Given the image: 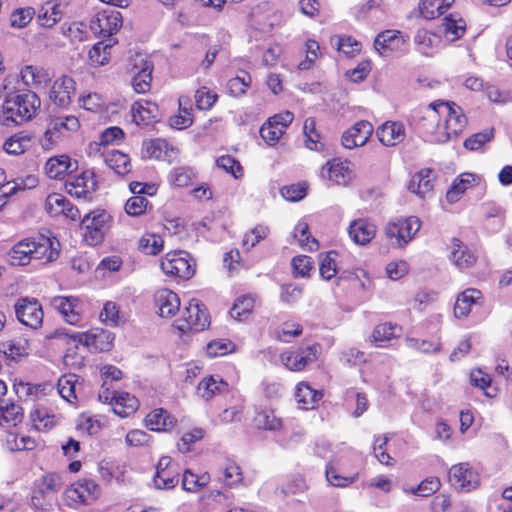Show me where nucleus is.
I'll list each match as a JSON object with an SVG mask.
<instances>
[{"instance_id": "obj_1", "label": "nucleus", "mask_w": 512, "mask_h": 512, "mask_svg": "<svg viewBox=\"0 0 512 512\" xmlns=\"http://www.w3.org/2000/svg\"><path fill=\"white\" fill-rule=\"evenodd\" d=\"M60 243L53 237L39 235L24 238L17 242L7 253V260L13 266H25L32 260L53 262L60 255Z\"/></svg>"}, {"instance_id": "obj_2", "label": "nucleus", "mask_w": 512, "mask_h": 512, "mask_svg": "<svg viewBox=\"0 0 512 512\" xmlns=\"http://www.w3.org/2000/svg\"><path fill=\"white\" fill-rule=\"evenodd\" d=\"M445 115V139L447 141L451 137H457L466 127L467 118L463 114L461 107L455 103H448L444 101H437L430 103L424 111V115L420 121L426 122L423 124L425 130L433 133L439 126L440 116Z\"/></svg>"}, {"instance_id": "obj_3", "label": "nucleus", "mask_w": 512, "mask_h": 512, "mask_svg": "<svg viewBox=\"0 0 512 512\" xmlns=\"http://www.w3.org/2000/svg\"><path fill=\"white\" fill-rule=\"evenodd\" d=\"M40 107V99L31 91L9 96L2 106V123L5 126L19 125L30 120Z\"/></svg>"}, {"instance_id": "obj_4", "label": "nucleus", "mask_w": 512, "mask_h": 512, "mask_svg": "<svg viewBox=\"0 0 512 512\" xmlns=\"http://www.w3.org/2000/svg\"><path fill=\"white\" fill-rule=\"evenodd\" d=\"M421 227V221L416 216L391 219L384 228L386 237L392 246L404 248L417 234Z\"/></svg>"}, {"instance_id": "obj_5", "label": "nucleus", "mask_w": 512, "mask_h": 512, "mask_svg": "<svg viewBox=\"0 0 512 512\" xmlns=\"http://www.w3.org/2000/svg\"><path fill=\"white\" fill-rule=\"evenodd\" d=\"M63 335L71 337L75 342L87 347L91 352L108 351L113 342L112 333L100 328H94L88 332L76 333L74 335H69L65 332V329H56L53 333L47 335L46 338L52 339Z\"/></svg>"}, {"instance_id": "obj_6", "label": "nucleus", "mask_w": 512, "mask_h": 512, "mask_svg": "<svg viewBox=\"0 0 512 512\" xmlns=\"http://www.w3.org/2000/svg\"><path fill=\"white\" fill-rule=\"evenodd\" d=\"M110 220L111 216L104 210H96L86 214L80 224L84 241L91 246L102 243L109 228Z\"/></svg>"}, {"instance_id": "obj_7", "label": "nucleus", "mask_w": 512, "mask_h": 512, "mask_svg": "<svg viewBox=\"0 0 512 512\" xmlns=\"http://www.w3.org/2000/svg\"><path fill=\"white\" fill-rule=\"evenodd\" d=\"M161 269L166 275L190 279L194 273V264L190 262V255L185 251L169 252L161 261Z\"/></svg>"}, {"instance_id": "obj_8", "label": "nucleus", "mask_w": 512, "mask_h": 512, "mask_svg": "<svg viewBox=\"0 0 512 512\" xmlns=\"http://www.w3.org/2000/svg\"><path fill=\"white\" fill-rule=\"evenodd\" d=\"M17 320L31 328L38 329L43 323L44 313L39 301L35 298H19L14 305Z\"/></svg>"}, {"instance_id": "obj_9", "label": "nucleus", "mask_w": 512, "mask_h": 512, "mask_svg": "<svg viewBox=\"0 0 512 512\" xmlns=\"http://www.w3.org/2000/svg\"><path fill=\"white\" fill-rule=\"evenodd\" d=\"M209 324V317L205 306L199 300L192 299L183 312V320L178 325V329L182 332H200L208 327Z\"/></svg>"}, {"instance_id": "obj_10", "label": "nucleus", "mask_w": 512, "mask_h": 512, "mask_svg": "<svg viewBox=\"0 0 512 512\" xmlns=\"http://www.w3.org/2000/svg\"><path fill=\"white\" fill-rule=\"evenodd\" d=\"M123 18L116 8H107L96 14L90 28L95 34L110 37L122 26Z\"/></svg>"}, {"instance_id": "obj_11", "label": "nucleus", "mask_w": 512, "mask_h": 512, "mask_svg": "<svg viewBox=\"0 0 512 512\" xmlns=\"http://www.w3.org/2000/svg\"><path fill=\"white\" fill-rule=\"evenodd\" d=\"M449 481L457 490L470 491L479 485V475L468 463H460L450 468Z\"/></svg>"}, {"instance_id": "obj_12", "label": "nucleus", "mask_w": 512, "mask_h": 512, "mask_svg": "<svg viewBox=\"0 0 512 512\" xmlns=\"http://www.w3.org/2000/svg\"><path fill=\"white\" fill-rule=\"evenodd\" d=\"M68 194L76 198H91V194L97 189V182L94 173L85 171L78 176L68 179L65 183Z\"/></svg>"}, {"instance_id": "obj_13", "label": "nucleus", "mask_w": 512, "mask_h": 512, "mask_svg": "<svg viewBox=\"0 0 512 512\" xmlns=\"http://www.w3.org/2000/svg\"><path fill=\"white\" fill-rule=\"evenodd\" d=\"M100 486L93 480L82 479L66 490V496L75 502L89 505L100 495Z\"/></svg>"}, {"instance_id": "obj_14", "label": "nucleus", "mask_w": 512, "mask_h": 512, "mask_svg": "<svg viewBox=\"0 0 512 512\" xmlns=\"http://www.w3.org/2000/svg\"><path fill=\"white\" fill-rule=\"evenodd\" d=\"M373 133V126L366 120L356 122L342 135V145L347 149L363 146Z\"/></svg>"}, {"instance_id": "obj_15", "label": "nucleus", "mask_w": 512, "mask_h": 512, "mask_svg": "<svg viewBox=\"0 0 512 512\" xmlns=\"http://www.w3.org/2000/svg\"><path fill=\"white\" fill-rule=\"evenodd\" d=\"M131 114L136 125H150L161 119L158 105L147 100L135 102L131 107Z\"/></svg>"}, {"instance_id": "obj_16", "label": "nucleus", "mask_w": 512, "mask_h": 512, "mask_svg": "<svg viewBox=\"0 0 512 512\" xmlns=\"http://www.w3.org/2000/svg\"><path fill=\"white\" fill-rule=\"evenodd\" d=\"M74 93L75 81L68 76H62L53 83L50 99L59 107H67Z\"/></svg>"}, {"instance_id": "obj_17", "label": "nucleus", "mask_w": 512, "mask_h": 512, "mask_svg": "<svg viewBox=\"0 0 512 512\" xmlns=\"http://www.w3.org/2000/svg\"><path fill=\"white\" fill-rule=\"evenodd\" d=\"M51 306L57 310L70 325H77L81 315L77 310L79 299L75 297L56 296L50 301Z\"/></svg>"}, {"instance_id": "obj_18", "label": "nucleus", "mask_w": 512, "mask_h": 512, "mask_svg": "<svg viewBox=\"0 0 512 512\" xmlns=\"http://www.w3.org/2000/svg\"><path fill=\"white\" fill-rule=\"evenodd\" d=\"M405 127L398 121H387L377 129L379 141L387 147L396 146L405 139Z\"/></svg>"}, {"instance_id": "obj_19", "label": "nucleus", "mask_w": 512, "mask_h": 512, "mask_svg": "<svg viewBox=\"0 0 512 512\" xmlns=\"http://www.w3.org/2000/svg\"><path fill=\"white\" fill-rule=\"evenodd\" d=\"M154 300L161 317L174 316L180 308V299L178 295L167 288L157 290L154 295Z\"/></svg>"}, {"instance_id": "obj_20", "label": "nucleus", "mask_w": 512, "mask_h": 512, "mask_svg": "<svg viewBox=\"0 0 512 512\" xmlns=\"http://www.w3.org/2000/svg\"><path fill=\"white\" fill-rule=\"evenodd\" d=\"M434 174L431 169H422L415 173L409 183L408 190L420 198H425L428 194L433 191Z\"/></svg>"}, {"instance_id": "obj_21", "label": "nucleus", "mask_w": 512, "mask_h": 512, "mask_svg": "<svg viewBox=\"0 0 512 512\" xmlns=\"http://www.w3.org/2000/svg\"><path fill=\"white\" fill-rule=\"evenodd\" d=\"M406 43V38L399 30L380 32L374 40V48L382 54L383 51H398Z\"/></svg>"}, {"instance_id": "obj_22", "label": "nucleus", "mask_w": 512, "mask_h": 512, "mask_svg": "<svg viewBox=\"0 0 512 512\" xmlns=\"http://www.w3.org/2000/svg\"><path fill=\"white\" fill-rule=\"evenodd\" d=\"M314 349H316L315 346L307 347L306 350L283 353L281 355V360L289 370L301 371L308 363L315 360V352H312Z\"/></svg>"}, {"instance_id": "obj_23", "label": "nucleus", "mask_w": 512, "mask_h": 512, "mask_svg": "<svg viewBox=\"0 0 512 512\" xmlns=\"http://www.w3.org/2000/svg\"><path fill=\"white\" fill-rule=\"evenodd\" d=\"M375 224L369 222L367 219H357L350 223L349 236L351 239L360 245L369 243L376 235Z\"/></svg>"}, {"instance_id": "obj_24", "label": "nucleus", "mask_w": 512, "mask_h": 512, "mask_svg": "<svg viewBox=\"0 0 512 512\" xmlns=\"http://www.w3.org/2000/svg\"><path fill=\"white\" fill-rule=\"evenodd\" d=\"M451 242L452 262L461 270L472 267L476 263V255L460 239L453 238Z\"/></svg>"}, {"instance_id": "obj_25", "label": "nucleus", "mask_w": 512, "mask_h": 512, "mask_svg": "<svg viewBox=\"0 0 512 512\" xmlns=\"http://www.w3.org/2000/svg\"><path fill=\"white\" fill-rule=\"evenodd\" d=\"M176 420L166 410H153L145 418L146 427L152 431H168L174 427Z\"/></svg>"}, {"instance_id": "obj_26", "label": "nucleus", "mask_w": 512, "mask_h": 512, "mask_svg": "<svg viewBox=\"0 0 512 512\" xmlns=\"http://www.w3.org/2000/svg\"><path fill=\"white\" fill-rule=\"evenodd\" d=\"M113 411L121 417H127L134 413L139 406L138 399L127 392H121L114 395L111 399Z\"/></svg>"}, {"instance_id": "obj_27", "label": "nucleus", "mask_w": 512, "mask_h": 512, "mask_svg": "<svg viewBox=\"0 0 512 512\" xmlns=\"http://www.w3.org/2000/svg\"><path fill=\"white\" fill-rule=\"evenodd\" d=\"M73 164L67 155H60L48 159L45 165L46 174L52 179H61L66 173L72 171Z\"/></svg>"}, {"instance_id": "obj_28", "label": "nucleus", "mask_w": 512, "mask_h": 512, "mask_svg": "<svg viewBox=\"0 0 512 512\" xmlns=\"http://www.w3.org/2000/svg\"><path fill=\"white\" fill-rule=\"evenodd\" d=\"M481 298V292L477 289H466L460 293L457 297L454 314L456 317H463L468 315L471 310V306Z\"/></svg>"}, {"instance_id": "obj_29", "label": "nucleus", "mask_w": 512, "mask_h": 512, "mask_svg": "<svg viewBox=\"0 0 512 512\" xmlns=\"http://www.w3.org/2000/svg\"><path fill=\"white\" fill-rule=\"evenodd\" d=\"M32 136L26 132H19L8 138L3 145V149L12 155H19L28 150L31 146Z\"/></svg>"}, {"instance_id": "obj_30", "label": "nucleus", "mask_w": 512, "mask_h": 512, "mask_svg": "<svg viewBox=\"0 0 512 512\" xmlns=\"http://www.w3.org/2000/svg\"><path fill=\"white\" fill-rule=\"evenodd\" d=\"M228 387V384L223 381L222 378H215L214 376H209L204 378L198 385L197 390L199 395L205 399L209 400L217 393H221L225 391Z\"/></svg>"}, {"instance_id": "obj_31", "label": "nucleus", "mask_w": 512, "mask_h": 512, "mask_svg": "<svg viewBox=\"0 0 512 512\" xmlns=\"http://www.w3.org/2000/svg\"><path fill=\"white\" fill-rule=\"evenodd\" d=\"M104 161L119 175H125L131 170L129 156L118 150L108 151L104 155Z\"/></svg>"}, {"instance_id": "obj_32", "label": "nucleus", "mask_w": 512, "mask_h": 512, "mask_svg": "<svg viewBox=\"0 0 512 512\" xmlns=\"http://www.w3.org/2000/svg\"><path fill=\"white\" fill-rule=\"evenodd\" d=\"M475 180L474 175L465 173L458 176L452 183L451 187L446 193V199L449 203L457 202L465 191L472 185Z\"/></svg>"}, {"instance_id": "obj_33", "label": "nucleus", "mask_w": 512, "mask_h": 512, "mask_svg": "<svg viewBox=\"0 0 512 512\" xmlns=\"http://www.w3.org/2000/svg\"><path fill=\"white\" fill-rule=\"evenodd\" d=\"M115 41L113 39H109L108 43L100 41L96 43L88 53L90 64L98 67L105 65L109 61L110 50Z\"/></svg>"}, {"instance_id": "obj_34", "label": "nucleus", "mask_w": 512, "mask_h": 512, "mask_svg": "<svg viewBox=\"0 0 512 512\" xmlns=\"http://www.w3.org/2000/svg\"><path fill=\"white\" fill-rule=\"evenodd\" d=\"M78 379L79 377L76 374L69 373L61 376L58 380V392L69 403L77 400L76 384Z\"/></svg>"}, {"instance_id": "obj_35", "label": "nucleus", "mask_w": 512, "mask_h": 512, "mask_svg": "<svg viewBox=\"0 0 512 512\" xmlns=\"http://www.w3.org/2000/svg\"><path fill=\"white\" fill-rule=\"evenodd\" d=\"M295 396L298 403L302 404L303 409H310L322 398L323 394L312 389L306 383H300L296 388Z\"/></svg>"}, {"instance_id": "obj_36", "label": "nucleus", "mask_w": 512, "mask_h": 512, "mask_svg": "<svg viewBox=\"0 0 512 512\" xmlns=\"http://www.w3.org/2000/svg\"><path fill=\"white\" fill-rule=\"evenodd\" d=\"M63 131H66L65 120L63 117H57L50 121L42 140V147L50 148L59 138Z\"/></svg>"}, {"instance_id": "obj_37", "label": "nucleus", "mask_w": 512, "mask_h": 512, "mask_svg": "<svg viewBox=\"0 0 512 512\" xmlns=\"http://www.w3.org/2000/svg\"><path fill=\"white\" fill-rule=\"evenodd\" d=\"M153 65L145 62L142 69L132 78L133 89L137 93H146L151 88Z\"/></svg>"}, {"instance_id": "obj_38", "label": "nucleus", "mask_w": 512, "mask_h": 512, "mask_svg": "<svg viewBox=\"0 0 512 512\" xmlns=\"http://www.w3.org/2000/svg\"><path fill=\"white\" fill-rule=\"evenodd\" d=\"M23 417V408L14 402L0 406V424L5 422L16 426L22 422Z\"/></svg>"}, {"instance_id": "obj_39", "label": "nucleus", "mask_w": 512, "mask_h": 512, "mask_svg": "<svg viewBox=\"0 0 512 512\" xmlns=\"http://www.w3.org/2000/svg\"><path fill=\"white\" fill-rule=\"evenodd\" d=\"M21 78L26 85L42 84L49 80V74L43 68L28 65L21 70Z\"/></svg>"}, {"instance_id": "obj_40", "label": "nucleus", "mask_w": 512, "mask_h": 512, "mask_svg": "<svg viewBox=\"0 0 512 512\" xmlns=\"http://www.w3.org/2000/svg\"><path fill=\"white\" fill-rule=\"evenodd\" d=\"M163 239L155 234L143 235L139 242V249L147 255H157L163 249Z\"/></svg>"}, {"instance_id": "obj_41", "label": "nucleus", "mask_w": 512, "mask_h": 512, "mask_svg": "<svg viewBox=\"0 0 512 512\" xmlns=\"http://www.w3.org/2000/svg\"><path fill=\"white\" fill-rule=\"evenodd\" d=\"M255 425L259 429L277 430L281 427V420L275 416L272 410H261L254 418Z\"/></svg>"}, {"instance_id": "obj_42", "label": "nucleus", "mask_w": 512, "mask_h": 512, "mask_svg": "<svg viewBox=\"0 0 512 512\" xmlns=\"http://www.w3.org/2000/svg\"><path fill=\"white\" fill-rule=\"evenodd\" d=\"M254 302L255 299L252 296L239 297L230 310L231 317L237 320H242L243 316L251 313L254 307Z\"/></svg>"}, {"instance_id": "obj_43", "label": "nucleus", "mask_w": 512, "mask_h": 512, "mask_svg": "<svg viewBox=\"0 0 512 512\" xmlns=\"http://www.w3.org/2000/svg\"><path fill=\"white\" fill-rule=\"evenodd\" d=\"M396 329L397 327L391 323L377 325L371 335V342L376 346H381L382 342L389 341L393 337H396Z\"/></svg>"}, {"instance_id": "obj_44", "label": "nucleus", "mask_w": 512, "mask_h": 512, "mask_svg": "<svg viewBox=\"0 0 512 512\" xmlns=\"http://www.w3.org/2000/svg\"><path fill=\"white\" fill-rule=\"evenodd\" d=\"M65 205H69V200L59 193H52L48 195L45 202V209L51 216L62 215Z\"/></svg>"}, {"instance_id": "obj_45", "label": "nucleus", "mask_w": 512, "mask_h": 512, "mask_svg": "<svg viewBox=\"0 0 512 512\" xmlns=\"http://www.w3.org/2000/svg\"><path fill=\"white\" fill-rule=\"evenodd\" d=\"M337 253L335 251H329L326 254H320V275L325 280H330L337 273L335 258Z\"/></svg>"}, {"instance_id": "obj_46", "label": "nucleus", "mask_w": 512, "mask_h": 512, "mask_svg": "<svg viewBox=\"0 0 512 512\" xmlns=\"http://www.w3.org/2000/svg\"><path fill=\"white\" fill-rule=\"evenodd\" d=\"M329 179L338 185H346L350 180V173L347 163L333 162L328 169Z\"/></svg>"}, {"instance_id": "obj_47", "label": "nucleus", "mask_w": 512, "mask_h": 512, "mask_svg": "<svg viewBox=\"0 0 512 512\" xmlns=\"http://www.w3.org/2000/svg\"><path fill=\"white\" fill-rule=\"evenodd\" d=\"M148 206L149 202L143 195H134L127 200L125 211L128 215L137 217L144 214Z\"/></svg>"}, {"instance_id": "obj_48", "label": "nucleus", "mask_w": 512, "mask_h": 512, "mask_svg": "<svg viewBox=\"0 0 512 512\" xmlns=\"http://www.w3.org/2000/svg\"><path fill=\"white\" fill-rule=\"evenodd\" d=\"M28 341L16 343L13 340H8L0 343V351L6 356L15 359L16 357L24 356L27 354Z\"/></svg>"}, {"instance_id": "obj_49", "label": "nucleus", "mask_w": 512, "mask_h": 512, "mask_svg": "<svg viewBox=\"0 0 512 512\" xmlns=\"http://www.w3.org/2000/svg\"><path fill=\"white\" fill-rule=\"evenodd\" d=\"M434 40L435 35L425 29L418 30L414 37V42L418 46L419 51L426 56L432 54Z\"/></svg>"}, {"instance_id": "obj_50", "label": "nucleus", "mask_w": 512, "mask_h": 512, "mask_svg": "<svg viewBox=\"0 0 512 512\" xmlns=\"http://www.w3.org/2000/svg\"><path fill=\"white\" fill-rule=\"evenodd\" d=\"M269 234V228L265 225L259 224L249 233H246L243 238V246L249 250L253 248L261 240L265 239Z\"/></svg>"}, {"instance_id": "obj_51", "label": "nucleus", "mask_w": 512, "mask_h": 512, "mask_svg": "<svg viewBox=\"0 0 512 512\" xmlns=\"http://www.w3.org/2000/svg\"><path fill=\"white\" fill-rule=\"evenodd\" d=\"M283 134L284 131L280 129L279 125H275L269 119L260 128L262 139L269 145L277 143Z\"/></svg>"}, {"instance_id": "obj_52", "label": "nucleus", "mask_w": 512, "mask_h": 512, "mask_svg": "<svg viewBox=\"0 0 512 512\" xmlns=\"http://www.w3.org/2000/svg\"><path fill=\"white\" fill-rule=\"evenodd\" d=\"M217 94L210 91L207 87H200L195 93L196 106L200 110H209L216 102Z\"/></svg>"}, {"instance_id": "obj_53", "label": "nucleus", "mask_w": 512, "mask_h": 512, "mask_svg": "<svg viewBox=\"0 0 512 512\" xmlns=\"http://www.w3.org/2000/svg\"><path fill=\"white\" fill-rule=\"evenodd\" d=\"M250 83V75L244 73L243 76H236L231 78L227 83V87L231 95L239 97L246 92L247 88L250 86Z\"/></svg>"}, {"instance_id": "obj_54", "label": "nucleus", "mask_w": 512, "mask_h": 512, "mask_svg": "<svg viewBox=\"0 0 512 512\" xmlns=\"http://www.w3.org/2000/svg\"><path fill=\"white\" fill-rule=\"evenodd\" d=\"M494 137V129H485L482 132L476 133L467 138L464 142V147L469 150H477L486 142H489Z\"/></svg>"}, {"instance_id": "obj_55", "label": "nucleus", "mask_w": 512, "mask_h": 512, "mask_svg": "<svg viewBox=\"0 0 512 512\" xmlns=\"http://www.w3.org/2000/svg\"><path fill=\"white\" fill-rule=\"evenodd\" d=\"M441 487V482L437 477H429L423 480L415 489L411 492L421 497H428L437 492Z\"/></svg>"}, {"instance_id": "obj_56", "label": "nucleus", "mask_w": 512, "mask_h": 512, "mask_svg": "<svg viewBox=\"0 0 512 512\" xmlns=\"http://www.w3.org/2000/svg\"><path fill=\"white\" fill-rule=\"evenodd\" d=\"M443 26L446 35H452V41L460 38L466 29L465 22L462 19L456 20L451 15L444 18Z\"/></svg>"}, {"instance_id": "obj_57", "label": "nucleus", "mask_w": 512, "mask_h": 512, "mask_svg": "<svg viewBox=\"0 0 512 512\" xmlns=\"http://www.w3.org/2000/svg\"><path fill=\"white\" fill-rule=\"evenodd\" d=\"M235 348V344L230 340H214L207 345V353L211 357H216L233 352Z\"/></svg>"}, {"instance_id": "obj_58", "label": "nucleus", "mask_w": 512, "mask_h": 512, "mask_svg": "<svg viewBox=\"0 0 512 512\" xmlns=\"http://www.w3.org/2000/svg\"><path fill=\"white\" fill-rule=\"evenodd\" d=\"M307 194L305 183L285 186L281 189V195L288 201L297 202L302 200Z\"/></svg>"}, {"instance_id": "obj_59", "label": "nucleus", "mask_w": 512, "mask_h": 512, "mask_svg": "<svg viewBox=\"0 0 512 512\" xmlns=\"http://www.w3.org/2000/svg\"><path fill=\"white\" fill-rule=\"evenodd\" d=\"M420 14L426 19H434L443 14L439 0H421L419 4Z\"/></svg>"}, {"instance_id": "obj_60", "label": "nucleus", "mask_w": 512, "mask_h": 512, "mask_svg": "<svg viewBox=\"0 0 512 512\" xmlns=\"http://www.w3.org/2000/svg\"><path fill=\"white\" fill-rule=\"evenodd\" d=\"M34 10L32 8H20L15 10L11 17V25L15 28H24L32 20Z\"/></svg>"}, {"instance_id": "obj_61", "label": "nucleus", "mask_w": 512, "mask_h": 512, "mask_svg": "<svg viewBox=\"0 0 512 512\" xmlns=\"http://www.w3.org/2000/svg\"><path fill=\"white\" fill-rule=\"evenodd\" d=\"M30 418L37 430L47 429L53 426V416H50L45 409H35L31 412Z\"/></svg>"}, {"instance_id": "obj_62", "label": "nucleus", "mask_w": 512, "mask_h": 512, "mask_svg": "<svg viewBox=\"0 0 512 512\" xmlns=\"http://www.w3.org/2000/svg\"><path fill=\"white\" fill-rule=\"evenodd\" d=\"M292 267L297 276L306 277L313 267V261L306 255L296 256L292 259Z\"/></svg>"}, {"instance_id": "obj_63", "label": "nucleus", "mask_w": 512, "mask_h": 512, "mask_svg": "<svg viewBox=\"0 0 512 512\" xmlns=\"http://www.w3.org/2000/svg\"><path fill=\"white\" fill-rule=\"evenodd\" d=\"M216 164L219 168H222L226 172L231 173L235 178H238L242 173V167L240 163L230 155L219 157L216 160Z\"/></svg>"}, {"instance_id": "obj_64", "label": "nucleus", "mask_w": 512, "mask_h": 512, "mask_svg": "<svg viewBox=\"0 0 512 512\" xmlns=\"http://www.w3.org/2000/svg\"><path fill=\"white\" fill-rule=\"evenodd\" d=\"M178 483V477L171 470L156 472L154 477L155 487L158 489H171Z\"/></svg>"}]
</instances>
